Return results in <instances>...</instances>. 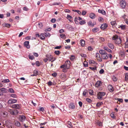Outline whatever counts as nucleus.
Listing matches in <instances>:
<instances>
[{"label":"nucleus","instance_id":"nucleus-1","mask_svg":"<svg viewBox=\"0 0 128 128\" xmlns=\"http://www.w3.org/2000/svg\"><path fill=\"white\" fill-rule=\"evenodd\" d=\"M102 82L100 80H98L96 82V90L99 91L102 90L103 89L102 86Z\"/></svg>","mask_w":128,"mask_h":128},{"label":"nucleus","instance_id":"nucleus-2","mask_svg":"<svg viewBox=\"0 0 128 128\" xmlns=\"http://www.w3.org/2000/svg\"><path fill=\"white\" fill-rule=\"evenodd\" d=\"M112 39L113 40L115 41V42L116 44H119L121 43V39L120 38H118V36L116 35L113 36Z\"/></svg>","mask_w":128,"mask_h":128},{"label":"nucleus","instance_id":"nucleus-3","mask_svg":"<svg viewBox=\"0 0 128 128\" xmlns=\"http://www.w3.org/2000/svg\"><path fill=\"white\" fill-rule=\"evenodd\" d=\"M106 94V93L104 92H98L97 94L98 98L100 100H102L103 99V97Z\"/></svg>","mask_w":128,"mask_h":128},{"label":"nucleus","instance_id":"nucleus-4","mask_svg":"<svg viewBox=\"0 0 128 128\" xmlns=\"http://www.w3.org/2000/svg\"><path fill=\"white\" fill-rule=\"evenodd\" d=\"M8 111L12 115H16L18 113V111L16 110H9Z\"/></svg>","mask_w":128,"mask_h":128},{"label":"nucleus","instance_id":"nucleus-5","mask_svg":"<svg viewBox=\"0 0 128 128\" xmlns=\"http://www.w3.org/2000/svg\"><path fill=\"white\" fill-rule=\"evenodd\" d=\"M21 107L20 104H14L12 106V107L13 108H15L16 109H20Z\"/></svg>","mask_w":128,"mask_h":128},{"label":"nucleus","instance_id":"nucleus-6","mask_svg":"<svg viewBox=\"0 0 128 128\" xmlns=\"http://www.w3.org/2000/svg\"><path fill=\"white\" fill-rule=\"evenodd\" d=\"M120 4L121 7L122 8H124L126 6V2L125 1L122 0L120 2Z\"/></svg>","mask_w":128,"mask_h":128},{"label":"nucleus","instance_id":"nucleus-7","mask_svg":"<svg viewBox=\"0 0 128 128\" xmlns=\"http://www.w3.org/2000/svg\"><path fill=\"white\" fill-rule=\"evenodd\" d=\"M65 64L66 66V68L68 69L70 65V62L69 60H66V61Z\"/></svg>","mask_w":128,"mask_h":128},{"label":"nucleus","instance_id":"nucleus-8","mask_svg":"<svg viewBox=\"0 0 128 128\" xmlns=\"http://www.w3.org/2000/svg\"><path fill=\"white\" fill-rule=\"evenodd\" d=\"M108 90L111 92H112L114 91V89L112 86L110 84L108 86Z\"/></svg>","mask_w":128,"mask_h":128},{"label":"nucleus","instance_id":"nucleus-9","mask_svg":"<svg viewBox=\"0 0 128 128\" xmlns=\"http://www.w3.org/2000/svg\"><path fill=\"white\" fill-rule=\"evenodd\" d=\"M24 45L25 46L28 48L29 49L30 48V46L29 45V42L26 41L24 42Z\"/></svg>","mask_w":128,"mask_h":128},{"label":"nucleus","instance_id":"nucleus-10","mask_svg":"<svg viewBox=\"0 0 128 128\" xmlns=\"http://www.w3.org/2000/svg\"><path fill=\"white\" fill-rule=\"evenodd\" d=\"M108 57L109 55L106 53L102 56V57L103 59H106L108 58Z\"/></svg>","mask_w":128,"mask_h":128},{"label":"nucleus","instance_id":"nucleus-11","mask_svg":"<svg viewBox=\"0 0 128 128\" xmlns=\"http://www.w3.org/2000/svg\"><path fill=\"white\" fill-rule=\"evenodd\" d=\"M17 100L14 99L9 100L8 101V104H14L17 102Z\"/></svg>","mask_w":128,"mask_h":128},{"label":"nucleus","instance_id":"nucleus-12","mask_svg":"<svg viewBox=\"0 0 128 128\" xmlns=\"http://www.w3.org/2000/svg\"><path fill=\"white\" fill-rule=\"evenodd\" d=\"M2 93L3 94L4 93H6L7 92V90L6 88H2L0 89Z\"/></svg>","mask_w":128,"mask_h":128},{"label":"nucleus","instance_id":"nucleus-13","mask_svg":"<svg viewBox=\"0 0 128 128\" xmlns=\"http://www.w3.org/2000/svg\"><path fill=\"white\" fill-rule=\"evenodd\" d=\"M46 57L48 58L49 61H50L53 59V56L51 55H46Z\"/></svg>","mask_w":128,"mask_h":128},{"label":"nucleus","instance_id":"nucleus-14","mask_svg":"<svg viewBox=\"0 0 128 128\" xmlns=\"http://www.w3.org/2000/svg\"><path fill=\"white\" fill-rule=\"evenodd\" d=\"M107 26V24H106L105 23L104 24H102L100 27V28L104 30L106 28Z\"/></svg>","mask_w":128,"mask_h":128},{"label":"nucleus","instance_id":"nucleus-15","mask_svg":"<svg viewBox=\"0 0 128 128\" xmlns=\"http://www.w3.org/2000/svg\"><path fill=\"white\" fill-rule=\"evenodd\" d=\"M96 60L99 62H100L102 61V58L100 57V56L98 53H96Z\"/></svg>","mask_w":128,"mask_h":128},{"label":"nucleus","instance_id":"nucleus-16","mask_svg":"<svg viewBox=\"0 0 128 128\" xmlns=\"http://www.w3.org/2000/svg\"><path fill=\"white\" fill-rule=\"evenodd\" d=\"M25 117L24 116H19L20 120L21 122H23L25 120Z\"/></svg>","mask_w":128,"mask_h":128},{"label":"nucleus","instance_id":"nucleus-17","mask_svg":"<svg viewBox=\"0 0 128 128\" xmlns=\"http://www.w3.org/2000/svg\"><path fill=\"white\" fill-rule=\"evenodd\" d=\"M98 12L99 13H100L103 15H105L106 14L105 11L103 10L99 9L98 10Z\"/></svg>","mask_w":128,"mask_h":128},{"label":"nucleus","instance_id":"nucleus-18","mask_svg":"<svg viewBox=\"0 0 128 128\" xmlns=\"http://www.w3.org/2000/svg\"><path fill=\"white\" fill-rule=\"evenodd\" d=\"M80 44L82 46H84L85 44V42L84 40H80Z\"/></svg>","mask_w":128,"mask_h":128},{"label":"nucleus","instance_id":"nucleus-19","mask_svg":"<svg viewBox=\"0 0 128 128\" xmlns=\"http://www.w3.org/2000/svg\"><path fill=\"white\" fill-rule=\"evenodd\" d=\"M69 108L72 109H74L75 108V106L72 103H70L69 105Z\"/></svg>","mask_w":128,"mask_h":128},{"label":"nucleus","instance_id":"nucleus-20","mask_svg":"<svg viewBox=\"0 0 128 128\" xmlns=\"http://www.w3.org/2000/svg\"><path fill=\"white\" fill-rule=\"evenodd\" d=\"M108 47L111 49H113L114 48V46L112 44L110 43H108Z\"/></svg>","mask_w":128,"mask_h":128},{"label":"nucleus","instance_id":"nucleus-21","mask_svg":"<svg viewBox=\"0 0 128 128\" xmlns=\"http://www.w3.org/2000/svg\"><path fill=\"white\" fill-rule=\"evenodd\" d=\"M14 124L18 126H20V123L18 121H15L14 122Z\"/></svg>","mask_w":128,"mask_h":128},{"label":"nucleus","instance_id":"nucleus-22","mask_svg":"<svg viewBox=\"0 0 128 128\" xmlns=\"http://www.w3.org/2000/svg\"><path fill=\"white\" fill-rule=\"evenodd\" d=\"M90 18L92 19H94L95 18L96 16L95 14L93 13H91L90 14L89 16Z\"/></svg>","mask_w":128,"mask_h":128},{"label":"nucleus","instance_id":"nucleus-23","mask_svg":"<svg viewBox=\"0 0 128 128\" xmlns=\"http://www.w3.org/2000/svg\"><path fill=\"white\" fill-rule=\"evenodd\" d=\"M44 33H42L40 34V38L41 39L44 40L45 38L44 36Z\"/></svg>","mask_w":128,"mask_h":128},{"label":"nucleus","instance_id":"nucleus-24","mask_svg":"<svg viewBox=\"0 0 128 128\" xmlns=\"http://www.w3.org/2000/svg\"><path fill=\"white\" fill-rule=\"evenodd\" d=\"M110 23L112 26L114 27L116 25V22L115 21H112Z\"/></svg>","mask_w":128,"mask_h":128},{"label":"nucleus","instance_id":"nucleus-25","mask_svg":"<svg viewBox=\"0 0 128 128\" xmlns=\"http://www.w3.org/2000/svg\"><path fill=\"white\" fill-rule=\"evenodd\" d=\"M88 62L90 64H94L96 63V62L95 61L93 60H89Z\"/></svg>","mask_w":128,"mask_h":128},{"label":"nucleus","instance_id":"nucleus-26","mask_svg":"<svg viewBox=\"0 0 128 128\" xmlns=\"http://www.w3.org/2000/svg\"><path fill=\"white\" fill-rule=\"evenodd\" d=\"M88 93V90H84L82 94L83 96L86 97V94Z\"/></svg>","mask_w":128,"mask_h":128},{"label":"nucleus","instance_id":"nucleus-27","mask_svg":"<svg viewBox=\"0 0 128 128\" xmlns=\"http://www.w3.org/2000/svg\"><path fill=\"white\" fill-rule=\"evenodd\" d=\"M44 33V34L46 38H47L48 37H49L50 36V34L48 32H46V33Z\"/></svg>","mask_w":128,"mask_h":128},{"label":"nucleus","instance_id":"nucleus-28","mask_svg":"<svg viewBox=\"0 0 128 128\" xmlns=\"http://www.w3.org/2000/svg\"><path fill=\"white\" fill-rule=\"evenodd\" d=\"M100 53L102 55L106 53L105 51L104 50H100L99 51Z\"/></svg>","mask_w":128,"mask_h":128},{"label":"nucleus","instance_id":"nucleus-29","mask_svg":"<svg viewBox=\"0 0 128 128\" xmlns=\"http://www.w3.org/2000/svg\"><path fill=\"white\" fill-rule=\"evenodd\" d=\"M60 36L61 38H65L66 37V36L65 34H60Z\"/></svg>","mask_w":128,"mask_h":128},{"label":"nucleus","instance_id":"nucleus-30","mask_svg":"<svg viewBox=\"0 0 128 128\" xmlns=\"http://www.w3.org/2000/svg\"><path fill=\"white\" fill-rule=\"evenodd\" d=\"M69 126H67L69 128H70L72 127V123L68 121L67 122Z\"/></svg>","mask_w":128,"mask_h":128},{"label":"nucleus","instance_id":"nucleus-31","mask_svg":"<svg viewBox=\"0 0 128 128\" xmlns=\"http://www.w3.org/2000/svg\"><path fill=\"white\" fill-rule=\"evenodd\" d=\"M125 79L126 80H128V73H126L125 75Z\"/></svg>","mask_w":128,"mask_h":128},{"label":"nucleus","instance_id":"nucleus-32","mask_svg":"<svg viewBox=\"0 0 128 128\" xmlns=\"http://www.w3.org/2000/svg\"><path fill=\"white\" fill-rule=\"evenodd\" d=\"M66 28L68 29H69L70 28H71V26H70L68 24H66L65 25Z\"/></svg>","mask_w":128,"mask_h":128},{"label":"nucleus","instance_id":"nucleus-33","mask_svg":"<svg viewBox=\"0 0 128 128\" xmlns=\"http://www.w3.org/2000/svg\"><path fill=\"white\" fill-rule=\"evenodd\" d=\"M110 116L112 118L114 119L116 118V116H115L114 114L113 113H112L110 114Z\"/></svg>","mask_w":128,"mask_h":128},{"label":"nucleus","instance_id":"nucleus-34","mask_svg":"<svg viewBox=\"0 0 128 128\" xmlns=\"http://www.w3.org/2000/svg\"><path fill=\"white\" fill-rule=\"evenodd\" d=\"M120 27L122 30H124L126 28V26L122 24L120 26Z\"/></svg>","mask_w":128,"mask_h":128},{"label":"nucleus","instance_id":"nucleus-35","mask_svg":"<svg viewBox=\"0 0 128 128\" xmlns=\"http://www.w3.org/2000/svg\"><path fill=\"white\" fill-rule=\"evenodd\" d=\"M97 124L100 126H102V123L100 121H98L97 123H96Z\"/></svg>","mask_w":128,"mask_h":128},{"label":"nucleus","instance_id":"nucleus-36","mask_svg":"<svg viewBox=\"0 0 128 128\" xmlns=\"http://www.w3.org/2000/svg\"><path fill=\"white\" fill-rule=\"evenodd\" d=\"M86 23V22L84 20H82L80 21L79 22V24L80 25H82Z\"/></svg>","mask_w":128,"mask_h":128},{"label":"nucleus","instance_id":"nucleus-37","mask_svg":"<svg viewBox=\"0 0 128 128\" xmlns=\"http://www.w3.org/2000/svg\"><path fill=\"white\" fill-rule=\"evenodd\" d=\"M97 39H99L100 41L101 42H103L104 40V38H100L99 37H98Z\"/></svg>","mask_w":128,"mask_h":128},{"label":"nucleus","instance_id":"nucleus-38","mask_svg":"<svg viewBox=\"0 0 128 128\" xmlns=\"http://www.w3.org/2000/svg\"><path fill=\"white\" fill-rule=\"evenodd\" d=\"M88 25L89 26H93L94 24H92V22L91 21H89L88 23Z\"/></svg>","mask_w":128,"mask_h":128},{"label":"nucleus","instance_id":"nucleus-39","mask_svg":"<svg viewBox=\"0 0 128 128\" xmlns=\"http://www.w3.org/2000/svg\"><path fill=\"white\" fill-rule=\"evenodd\" d=\"M8 112H3V116L5 117L8 114Z\"/></svg>","mask_w":128,"mask_h":128},{"label":"nucleus","instance_id":"nucleus-40","mask_svg":"<svg viewBox=\"0 0 128 128\" xmlns=\"http://www.w3.org/2000/svg\"><path fill=\"white\" fill-rule=\"evenodd\" d=\"M36 66H39L40 65V64L39 61H37L35 63Z\"/></svg>","mask_w":128,"mask_h":128},{"label":"nucleus","instance_id":"nucleus-41","mask_svg":"<svg viewBox=\"0 0 128 128\" xmlns=\"http://www.w3.org/2000/svg\"><path fill=\"white\" fill-rule=\"evenodd\" d=\"M112 80L114 82L116 81L117 80V79L114 76H112Z\"/></svg>","mask_w":128,"mask_h":128},{"label":"nucleus","instance_id":"nucleus-42","mask_svg":"<svg viewBox=\"0 0 128 128\" xmlns=\"http://www.w3.org/2000/svg\"><path fill=\"white\" fill-rule=\"evenodd\" d=\"M83 64L84 66L85 67H87L88 66V63L87 62L84 61Z\"/></svg>","mask_w":128,"mask_h":128},{"label":"nucleus","instance_id":"nucleus-43","mask_svg":"<svg viewBox=\"0 0 128 128\" xmlns=\"http://www.w3.org/2000/svg\"><path fill=\"white\" fill-rule=\"evenodd\" d=\"M28 56L30 60H32L34 58V57L33 55H29Z\"/></svg>","mask_w":128,"mask_h":128},{"label":"nucleus","instance_id":"nucleus-44","mask_svg":"<svg viewBox=\"0 0 128 128\" xmlns=\"http://www.w3.org/2000/svg\"><path fill=\"white\" fill-rule=\"evenodd\" d=\"M11 97H12L14 98H16L17 97L16 95L14 94H11L10 95Z\"/></svg>","mask_w":128,"mask_h":128},{"label":"nucleus","instance_id":"nucleus-45","mask_svg":"<svg viewBox=\"0 0 128 128\" xmlns=\"http://www.w3.org/2000/svg\"><path fill=\"white\" fill-rule=\"evenodd\" d=\"M98 20L100 22H103V18L101 17H99L98 18Z\"/></svg>","mask_w":128,"mask_h":128},{"label":"nucleus","instance_id":"nucleus-46","mask_svg":"<svg viewBox=\"0 0 128 128\" xmlns=\"http://www.w3.org/2000/svg\"><path fill=\"white\" fill-rule=\"evenodd\" d=\"M39 27L40 28H42V27L43 26V24L42 23L40 22L38 24Z\"/></svg>","mask_w":128,"mask_h":128},{"label":"nucleus","instance_id":"nucleus-47","mask_svg":"<svg viewBox=\"0 0 128 128\" xmlns=\"http://www.w3.org/2000/svg\"><path fill=\"white\" fill-rule=\"evenodd\" d=\"M10 82V80L9 79H5L4 80H3L2 81V82H4V83H6L8 82Z\"/></svg>","mask_w":128,"mask_h":128},{"label":"nucleus","instance_id":"nucleus-48","mask_svg":"<svg viewBox=\"0 0 128 128\" xmlns=\"http://www.w3.org/2000/svg\"><path fill=\"white\" fill-rule=\"evenodd\" d=\"M89 93L90 94L92 95L93 94V90H89Z\"/></svg>","mask_w":128,"mask_h":128},{"label":"nucleus","instance_id":"nucleus-49","mask_svg":"<svg viewBox=\"0 0 128 128\" xmlns=\"http://www.w3.org/2000/svg\"><path fill=\"white\" fill-rule=\"evenodd\" d=\"M90 68L91 70L95 72V70H96V66H95L94 67H90Z\"/></svg>","mask_w":128,"mask_h":128},{"label":"nucleus","instance_id":"nucleus-50","mask_svg":"<svg viewBox=\"0 0 128 128\" xmlns=\"http://www.w3.org/2000/svg\"><path fill=\"white\" fill-rule=\"evenodd\" d=\"M8 92L11 93H14V90L12 88H10L9 89Z\"/></svg>","mask_w":128,"mask_h":128},{"label":"nucleus","instance_id":"nucleus-51","mask_svg":"<svg viewBox=\"0 0 128 128\" xmlns=\"http://www.w3.org/2000/svg\"><path fill=\"white\" fill-rule=\"evenodd\" d=\"M74 58L75 56L73 55H71L70 57V60L72 61L74 60Z\"/></svg>","mask_w":128,"mask_h":128},{"label":"nucleus","instance_id":"nucleus-52","mask_svg":"<svg viewBox=\"0 0 128 128\" xmlns=\"http://www.w3.org/2000/svg\"><path fill=\"white\" fill-rule=\"evenodd\" d=\"M48 85L49 86H51L52 85V83L50 81H49L47 83Z\"/></svg>","mask_w":128,"mask_h":128},{"label":"nucleus","instance_id":"nucleus-53","mask_svg":"<svg viewBox=\"0 0 128 128\" xmlns=\"http://www.w3.org/2000/svg\"><path fill=\"white\" fill-rule=\"evenodd\" d=\"M104 72V71L103 69H101L99 71V72L100 74H103Z\"/></svg>","mask_w":128,"mask_h":128},{"label":"nucleus","instance_id":"nucleus-54","mask_svg":"<svg viewBox=\"0 0 128 128\" xmlns=\"http://www.w3.org/2000/svg\"><path fill=\"white\" fill-rule=\"evenodd\" d=\"M86 100L89 103H90L92 102V100L90 98H86Z\"/></svg>","mask_w":128,"mask_h":128},{"label":"nucleus","instance_id":"nucleus-55","mask_svg":"<svg viewBox=\"0 0 128 128\" xmlns=\"http://www.w3.org/2000/svg\"><path fill=\"white\" fill-rule=\"evenodd\" d=\"M4 26H5L9 28L10 26V24H5Z\"/></svg>","mask_w":128,"mask_h":128},{"label":"nucleus","instance_id":"nucleus-56","mask_svg":"<svg viewBox=\"0 0 128 128\" xmlns=\"http://www.w3.org/2000/svg\"><path fill=\"white\" fill-rule=\"evenodd\" d=\"M51 30V28L50 27L46 29L44 31L45 32L49 31H50Z\"/></svg>","mask_w":128,"mask_h":128},{"label":"nucleus","instance_id":"nucleus-57","mask_svg":"<svg viewBox=\"0 0 128 128\" xmlns=\"http://www.w3.org/2000/svg\"><path fill=\"white\" fill-rule=\"evenodd\" d=\"M54 53L57 55H59L60 54V52L59 50L55 51L54 52Z\"/></svg>","mask_w":128,"mask_h":128},{"label":"nucleus","instance_id":"nucleus-58","mask_svg":"<svg viewBox=\"0 0 128 128\" xmlns=\"http://www.w3.org/2000/svg\"><path fill=\"white\" fill-rule=\"evenodd\" d=\"M56 21V20L54 18H53L52 19L50 20V22L52 23L55 22Z\"/></svg>","mask_w":128,"mask_h":128},{"label":"nucleus","instance_id":"nucleus-59","mask_svg":"<svg viewBox=\"0 0 128 128\" xmlns=\"http://www.w3.org/2000/svg\"><path fill=\"white\" fill-rule=\"evenodd\" d=\"M38 71L36 70H34V74H36V76L37 75H38Z\"/></svg>","mask_w":128,"mask_h":128},{"label":"nucleus","instance_id":"nucleus-60","mask_svg":"<svg viewBox=\"0 0 128 128\" xmlns=\"http://www.w3.org/2000/svg\"><path fill=\"white\" fill-rule=\"evenodd\" d=\"M57 75V74L56 72H54L53 74H52V76L54 77H56V76Z\"/></svg>","mask_w":128,"mask_h":128},{"label":"nucleus","instance_id":"nucleus-61","mask_svg":"<svg viewBox=\"0 0 128 128\" xmlns=\"http://www.w3.org/2000/svg\"><path fill=\"white\" fill-rule=\"evenodd\" d=\"M72 18V16L69 14H68L66 18L68 19L69 18L71 19Z\"/></svg>","mask_w":128,"mask_h":128},{"label":"nucleus","instance_id":"nucleus-62","mask_svg":"<svg viewBox=\"0 0 128 128\" xmlns=\"http://www.w3.org/2000/svg\"><path fill=\"white\" fill-rule=\"evenodd\" d=\"M23 9L24 10L27 11L28 10V8L26 7H24L23 8Z\"/></svg>","mask_w":128,"mask_h":128},{"label":"nucleus","instance_id":"nucleus-63","mask_svg":"<svg viewBox=\"0 0 128 128\" xmlns=\"http://www.w3.org/2000/svg\"><path fill=\"white\" fill-rule=\"evenodd\" d=\"M117 100L120 102H123V100L121 98H118Z\"/></svg>","mask_w":128,"mask_h":128},{"label":"nucleus","instance_id":"nucleus-64","mask_svg":"<svg viewBox=\"0 0 128 128\" xmlns=\"http://www.w3.org/2000/svg\"><path fill=\"white\" fill-rule=\"evenodd\" d=\"M126 40V42L125 43V44L126 46L127 47H128V39H127Z\"/></svg>","mask_w":128,"mask_h":128}]
</instances>
